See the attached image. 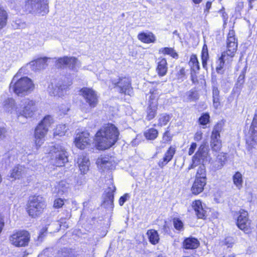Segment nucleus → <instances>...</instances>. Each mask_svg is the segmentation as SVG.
<instances>
[{"label":"nucleus","mask_w":257,"mask_h":257,"mask_svg":"<svg viewBox=\"0 0 257 257\" xmlns=\"http://www.w3.org/2000/svg\"><path fill=\"white\" fill-rule=\"evenodd\" d=\"M119 135L117 128L112 123L104 125L95 135V141L99 150H105L113 145Z\"/></svg>","instance_id":"f257e3e1"},{"label":"nucleus","mask_w":257,"mask_h":257,"mask_svg":"<svg viewBox=\"0 0 257 257\" xmlns=\"http://www.w3.org/2000/svg\"><path fill=\"white\" fill-rule=\"evenodd\" d=\"M35 86L32 80L27 77L18 78V74L13 77L10 85V89L18 96H24L33 91Z\"/></svg>","instance_id":"f03ea898"},{"label":"nucleus","mask_w":257,"mask_h":257,"mask_svg":"<svg viewBox=\"0 0 257 257\" xmlns=\"http://www.w3.org/2000/svg\"><path fill=\"white\" fill-rule=\"evenodd\" d=\"M46 207L45 200L40 196H33L29 200L27 210L29 215L35 218L39 216Z\"/></svg>","instance_id":"7ed1b4c3"},{"label":"nucleus","mask_w":257,"mask_h":257,"mask_svg":"<svg viewBox=\"0 0 257 257\" xmlns=\"http://www.w3.org/2000/svg\"><path fill=\"white\" fill-rule=\"evenodd\" d=\"M24 8L26 12L30 13L43 16L49 12L47 0H27Z\"/></svg>","instance_id":"20e7f679"},{"label":"nucleus","mask_w":257,"mask_h":257,"mask_svg":"<svg viewBox=\"0 0 257 257\" xmlns=\"http://www.w3.org/2000/svg\"><path fill=\"white\" fill-rule=\"evenodd\" d=\"M49 153L52 155V163L56 166H63L68 162L67 152L65 148L60 145L51 146Z\"/></svg>","instance_id":"39448f33"},{"label":"nucleus","mask_w":257,"mask_h":257,"mask_svg":"<svg viewBox=\"0 0 257 257\" xmlns=\"http://www.w3.org/2000/svg\"><path fill=\"white\" fill-rule=\"evenodd\" d=\"M17 113L19 115L25 117H31L36 111V102L28 98L23 99L19 106L15 108Z\"/></svg>","instance_id":"423d86ee"},{"label":"nucleus","mask_w":257,"mask_h":257,"mask_svg":"<svg viewBox=\"0 0 257 257\" xmlns=\"http://www.w3.org/2000/svg\"><path fill=\"white\" fill-rule=\"evenodd\" d=\"M30 235L25 230L16 232L12 234L9 238L10 243L16 247H23L28 245Z\"/></svg>","instance_id":"0eeeda50"},{"label":"nucleus","mask_w":257,"mask_h":257,"mask_svg":"<svg viewBox=\"0 0 257 257\" xmlns=\"http://www.w3.org/2000/svg\"><path fill=\"white\" fill-rule=\"evenodd\" d=\"M209 150L205 143L202 144L195 154L192 157V163L188 167V170L194 169L200 164L201 160L203 161H208L209 159L208 155Z\"/></svg>","instance_id":"6e6552de"},{"label":"nucleus","mask_w":257,"mask_h":257,"mask_svg":"<svg viewBox=\"0 0 257 257\" xmlns=\"http://www.w3.org/2000/svg\"><path fill=\"white\" fill-rule=\"evenodd\" d=\"M80 95L84 99L90 108L95 107L98 103V96L93 89L88 87H83L80 91Z\"/></svg>","instance_id":"1a4fd4ad"},{"label":"nucleus","mask_w":257,"mask_h":257,"mask_svg":"<svg viewBox=\"0 0 257 257\" xmlns=\"http://www.w3.org/2000/svg\"><path fill=\"white\" fill-rule=\"evenodd\" d=\"M238 215L236 225L237 227L245 233L251 232V220L248 219V212L241 209L237 213Z\"/></svg>","instance_id":"9d476101"},{"label":"nucleus","mask_w":257,"mask_h":257,"mask_svg":"<svg viewBox=\"0 0 257 257\" xmlns=\"http://www.w3.org/2000/svg\"><path fill=\"white\" fill-rule=\"evenodd\" d=\"M227 50L223 52L227 56L230 58L234 57L237 48V40L235 38V32L233 30H230L227 35L226 40Z\"/></svg>","instance_id":"9b49d317"},{"label":"nucleus","mask_w":257,"mask_h":257,"mask_svg":"<svg viewBox=\"0 0 257 257\" xmlns=\"http://www.w3.org/2000/svg\"><path fill=\"white\" fill-rule=\"evenodd\" d=\"M222 127L220 124H216L212 131L211 136V147L214 151H219L221 148V141L220 140V132Z\"/></svg>","instance_id":"f8f14e48"},{"label":"nucleus","mask_w":257,"mask_h":257,"mask_svg":"<svg viewBox=\"0 0 257 257\" xmlns=\"http://www.w3.org/2000/svg\"><path fill=\"white\" fill-rule=\"evenodd\" d=\"M71 84L72 82H69L67 85L64 84L61 82H59L56 84L51 83L48 87L49 92L51 95L58 96L59 97L62 96L64 94V92L67 90L69 86L71 85Z\"/></svg>","instance_id":"ddd939ff"},{"label":"nucleus","mask_w":257,"mask_h":257,"mask_svg":"<svg viewBox=\"0 0 257 257\" xmlns=\"http://www.w3.org/2000/svg\"><path fill=\"white\" fill-rule=\"evenodd\" d=\"M48 132V128L39 124L34 131V142L36 148L41 147L44 142L45 138Z\"/></svg>","instance_id":"4468645a"},{"label":"nucleus","mask_w":257,"mask_h":257,"mask_svg":"<svg viewBox=\"0 0 257 257\" xmlns=\"http://www.w3.org/2000/svg\"><path fill=\"white\" fill-rule=\"evenodd\" d=\"M113 84L118 89L120 93L131 95L132 88L131 87V81L126 77L120 78L118 81H114Z\"/></svg>","instance_id":"2eb2a0df"},{"label":"nucleus","mask_w":257,"mask_h":257,"mask_svg":"<svg viewBox=\"0 0 257 257\" xmlns=\"http://www.w3.org/2000/svg\"><path fill=\"white\" fill-rule=\"evenodd\" d=\"M78 62V59L74 57H63L58 58L56 61V66L58 68H61L67 66L72 70L75 69Z\"/></svg>","instance_id":"dca6fc26"},{"label":"nucleus","mask_w":257,"mask_h":257,"mask_svg":"<svg viewBox=\"0 0 257 257\" xmlns=\"http://www.w3.org/2000/svg\"><path fill=\"white\" fill-rule=\"evenodd\" d=\"M114 186L109 187L104 195L102 206L109 210H112L113 208V192L115 190Z\"/></svg>","instance_id":"f3484780"},{"label":"nucleus","mask_w":257,"mask_h":257,"mask_svg":"<svg viewBox=\"0 0 257 257\" xmlns=\"http://www.w3.org/2000/svg\"><path fill=\"white\" fill-rule=\"evenodd\" d=\"M90 143L89 134L87 132H83L78 134L75 139V146L82 150L89 145Z\"/></svg>","instance_id":"a211bd4d"},{"label":"nucleus","mask_w":257,"mask_h":257,"mask_svg":"<svg viewBox=\"0 0 257 257\" xmlns=\"http://www.w3.org/2000/svg\"><path fill=\"white\" fill-rule=\"evenodd\" d=\"M153 95L150 96V104L147 110L146 119L150 120L154 118L156 115L158 109V101L157 99L152 97Z\"/></svg>","instance_id":"6ab92c4d"},{"label":"nucleus","mask_w":257,"mask_h":257,"mask_svg":"<svg viewBox=\"0 0 257 257\" xmlns=\"http://www.w3.org/2000/svg\"><path fill=\"white\" fill-rule=\"evenodd\" d=\"M28 169L23 166H15L10 172V177L13 180L20 179L26 176Z\"/></svg>","instance_id":"aec40b11"},{"label":"nucleus","mask_w":257,"mask_h":257,"mask_svg":"<svg viewBox=\"0 0 257 257\" xmlns=\"http://www.w3.org/2000/svg\"><path fill=\"white\" fill-rule=\"evenodd\" d=\"M175 152V148L171 146L165 153L163 158L159 161L158 166L163 168L172 159Z\"/></svg>","instance_id":"412c9836"},{"label":"nucleus","mask_w":257,"mask_h":257,"mask_svg":"<svg viewBox=\"0 0 257 257\" xmlns=\"http://www.w3.org/2000/svg\"><path fill=\"white\" fill-rule=\"evenodd\" d=\"M77 163L81 173L86 174L89 170L90 162L89 159L83 155L79 156Z\"/></svg>","instance_id":"4be33fe9"},{"label":"nucleus","mask_w":257,"mask_h":257,"mask_svg":"<svg viewBox=\"0 0 257 257\" xmlns=\"http://www.w3.org/2000/svg\"><path fill=\"white\" fill-rule=\"evenodd\" d=\"M206 184V180L203 179H195L191 188V191L193 194L197 195L202 192L204 187Z\"/></svg>","instance_id":"5701e85b"},{"label":"nucleus","mask_w":257,"mask_h":257,"mask_svg":"<svg viewBox=\"0 0 257 257\" xmlns=\"http://www.w3.org/2000/svg\"><path fill=\"white\" fill-rule=\"evenodd\" d=\"M192 206L195 211L196 215L199 218H205L206 216V211L203 207L201 201L195 200L193 201Z\"/></svg>","instance_id":"b1692460"},{"label":"nucleus","mask_w":257,"mask_h":257,"mask_svg":"<svg viewBox=\"0 0 257 257\" xmlns=\"http://www.w3.org/2000/svg\"><path fill=\"white\" fill-rule=\"evenodd\" d=\"M49 58L43 57L40 58L30 63V65L32 66L33 70H40L45 68L47 66V61Z\"/></svg>","instance_id":"393cba45"},{"label":"nucleus","mask_w":257,"mask_h":257,"mask_svg":"<svg viewBox=\"0 0 257 257\" xmlns=\"http://www.w3.org/2000/svg\"><path fill=\"white\" fill-rule=\"evenodd\" d=\"M227 160L226 154L220 153L217 156L216 160L212 163L213 167L215 170L221 169Z\"/></svg>","instance_id":"a878e982"},{"label":"nucleus","mask_w":257,"mask_h":257,"mask_svg":"<svg viewBox=\"0 0 257 257\" xmlns=\"http://www.w3.org/2000/svg\"><path fill=\"white\" fill-rule=\"evenodd\" d=\"M254 123V119H253V123ZM256 126L254 125V124H252L250 127V131H251L252 136L248 138L246 140V143L247 144L248 147L249 149H251L252 148H254L255 146L256 145V140L257 137V130H255Z\"/></svg>","instance_id":"bb28decb"},{"label":"nucleus","mask_w":257,"mask_h":257,"mask_svg":"<svg viewBox=\"0 0 257 257\" xmlns=\"http://www.w3.org/2000/svg\"><path fill=\"white\" fill-rule=\"evenodd\" d=\"M168 70L167 61L165 58L159 59L157 67V72L160 76L166 75Z\"/></svg>","instance_id":"cd10ccee"},{"label":"nucleus","mask_w":257,"mask_h":257,"mask_svg":"<svg viewBox=\"0 0 257 257\" xmlns=\"http://www.w3.org/2000/svg\"><path fill=\"white\" fill-rule=\"evenodd\" d=\"M199 244L198 240L193 237H189L183 241V246L186 249H194L197 248Z\"/></svg>","instance_id":"c85d7f7f"},{"label":"nucleus","mask_w":257,"mask_h":257,"mask_svg":"<svg viewBox=\"0 0 257 257\" xmlns=\"http://www.w3.org/2000/svg\"><path fill=\"white\" fill-rule=\"evenodd\" d=\"M8 18L9 15L7 11L4 8L0 7V30L7 26Z\"/></svg>","instance_id":"c756f323"},{"label":"nucleus","mask_w":257,"mask_h":257,"mask_svg":"<svg viewBox=\"0 0 257 257\" xmlns=\"http://www.w3.org/2000/svg\"><path fill=\"white\" fill-rule=\"evenodd\" d=\"M139 40L146 43H153L155 41V37L152 33L147 34L145 33H140L138 36Z\"/></svg>","instance_id":"7c9ffc66"},{"label":"nucleus","mask_w":257,"mask_h":257,"mask_svg":"<svg viewBox=\"0 0 257 257\" xmlns=\"http://www.w3.org/2000/svg\"><path fill=\"white\" fill-rule=\"evenodd\" d=\"M56 189L59 195H62L68 192L69 185L65 181H61L56 186Z\"/></svg>","instance_id":"2f4dec72"},{"label":"nucleus","mask_w":257,"mask_h":257,"mask_svg":"<svg viewBox=\"0 0 257 257\" xmlns=\"http://www.w3.org/2000/svg\"><path fill=\"white\" fill-rule=\"evenodd\" d=\"M147 234L150 242L153 244H156L159 242L160 238L158 232L154 229L148 230Z\"/></svg>","instance_id":"473e14b6"},{"label":"nucleus","mask_w":257,"mask_h":257,"mask_svg":"<svg viewBox=\"0 0 257 257\" xmlns=\"http://www.w3.org/2000/svg\"><path fill=\"white\" fill-rule=\"evenodd\" d=\"M189 65L191 67V70L195 73L200 69L199 62L196 55L192 54L191 55Z\"/></svg>","instance_id":"72a5a7b5"},{"label":"nucleus","mask_w":257,"mask_h":257,"mask_svg":"<svg viewBox=\"0 0 257 257\" xmlns=\"http://www.w3.org/2000/svg\"><path fill=\"white\" fill-rule=\"evenodd\" d=\"M229 56H227L226 53H222L221 56L218 59L217 61V66L216 68V70L218 73H222L223 71L222 70L223 68L225 61L228 59Z\"/></svg>","instance_id":"f704fd0d"},{"label":"nucleus","mask_w":257,"mask_h":257,"mask_svg":"<svg viewBox=\"0 0 257 257\" xmlns=\"http://www.w3.org/2000/svg\"><path fill=\"white\" fill-rule=\"evenodd\" d=\"M171 116L167 113H162L158 117V125L162 126L166 125L171 119Z\"/></svg>","instance_id":"c9c22d12"},{"label":"nucleus","mask_w":257,"mask_h":257,"mask_svg":"<svg viewBox=\"0 0 257 257\" xmlns=\"http://www.w3.org/2000/svg\"><path fill=\"white\" fill-rule=\"evenodd\" d=\"M209 58L208 49L206 45H204L202 50L201 59L203 67L207 69V63Z\"/></svg>","instance_id":"e433bc0d"},{"label":"nucleus","mask_w":257,"mask_h":257,"mask_svg":"<svg viewBox=\"0 0 257 257\" xmlns=\"http://www.w3.org/2000/svg\"><path fill=\"white\" fill-rule=\"evenodd\" d=\"M198 99V95L196 91L190 90L186 92L184 96V99L187 102L196 101Z\"/></svg>","instance_id":"4c0bfd02"},{"label":"nucleus","mask_w":257,"mask_h":257,"mask_svg":"<svg viewBox=\"0 0 257 257\" xmlns=\"http://www.w3.org/2000/svg\"><path fill=\"white\" fill-rule=\"evenodd\" d=\"M233 181L236 187L240 189L242 186V175L239 172H237L233 176Z\"/></svg>","instance_id":"58836bf2"},{"label":"nucleus","mask_w":257,"mask_h":257,"mask_svg":"<svg viewBox=\"0 0 257 257\" xmlns=\"http://www.w3.org/2000/svg\"><path fill=\"white\" fill-rule=\"evenodd\" d=\"M195 179L201 180H203V179L204 180H206V168L204 165L202 164L198 167L196 172Z\"/></svg>","instance_id":"ea45409f"},{"label":"nucleus","mask_w":257,"mask_h":257,"mask_svg":"<svg viewBox=\"0 0 257 257\" xmlns=\"http://www.w3.org/2000/svg\"><path fill=\"white\" fill-rule=\"evenodd\" d=\"M4 109L8 111L12 110L15 107V100L12 98H8L3 102Z\"/></svg>","instance_id":"a19ab883"},{"label":"nucleus","mask_w":257,"mask_h":257,"mask_svg":"<svg viewBox=\"0 0 257 257\" xmlns=\"http://www.w3.org/2000/svg\"><path fill=\"white\" fill-rule=\"evenodd\" d=\"M68 128L65 124H59L58 125L54 132V136H63L67 132Z\"/></svg>","instance_id":"79ce46f5"},{"label":"nucleus","mask_w":257,"mask_h":257,"mask_svg":"<svg viewBox=\"0 0 257 257\" xmlns=\"http://www.w3.org/2000/svg\"><path fill=\"white\" fill-rule=\"evenodd\" d=\"M158 135V131L154 128L149 129L145 133V136L148 140H154L155 139Z\"/></svg>","instance_id":"37998d69"},{"label":"nucleus","mask_w":257,"mask_h":257,"mask_svg":"<svg viewBox=\"0 0 257 257\" xmlns=\"http://www.w3.org/2000/svg\"><path fill=\"white\" fill-rule=\"evenodd\" d=\"M159 53L163 54H167L171 56L173 58L178 57V54L175 52L172 48H162L159 50Z\"/></svg>","instance_id":"c03bdc74"},{"label":"nucleus","mask_w":257,"mask_h":257,"mask_svg":"<svg viewBox=\"0 0 257 257\" xmlns=\"http://www.w3.org/2000/svg\"><path fill=\"white\" fill-rule=\"evenodd\" d=\"M96 163L98 165H100L101 168L110 169V162L107 158H98Z\"/></svg>","instance_id":"a18cd8bd"},{"label":"nucleus","mask_w":257,"mask_h":257,"mask_svg":"<svg viewBox=\"0 0 257 257\" xmlns=\"http://www.w3.org/2000/svg\"><path fill=\"white\" fill-rule=\"evenodd\" d=\"M53 119L51 115L45 116L44 118L39 123V125L44 126L48 128L53 123Z\"/></svg>","instance_id":"49530a36"},{"label":"nucleus","mask_w":257,"mask_h":257,"mask_svg":"<svg viewBox=\"0 0 257 257\" xmlns=\"http://www.w3.org/2000/svg\"><path fill=\"white\" fill-rule=\"evenodd\" d=\"M173 225L176 229L182 231L184 229V225L182 221L177 218H175L173 220Z\"/></svg>","instance_id":"de8ad7c7"},{"label":"nucleus","mask_w":257,"mask_h":257,"mask_svg":"<svg viewBox=\"0 0 257 257\" xmlns=\"http://www.w3.org/2000/svg\"><path fill=\"white\" fill-rule=\"evenodd\" d=\"M209 118L210 116L208 113H204L199 117V122L201 125H205L209 122Z\"/></svg>","instance_id":"09e8293b"},{"label":"nucleus","mask_w":257,"mask_h":257,"mask_svg":"<svg viewBox=\"0 0 257 257\" xmlns=\"http://www.w3.org/2000/svg\"><path fill=\"white\" fill-rule=\"evenodd\" d=\"M185 69L184 68H182L178 72V73L176 74V77H177V80L179 82H182L184 79V77H185Z\"/></svg>","instance_id":"8fccbe9b"},{"label":"nucleus","mask_w":257,"mask_h":257,"mask_svg":"<svg viewBox=\"0 0 257 257\" xmlns=\"http://www.w3.org/2000/svg\"><path fill=\"white\" fill-rule=\"evenodd\" d=\"M64 200L61 198H57L54 201L53 206L55 208L62 207L64 205Z\"/></svg>","instance_id":"3c124183"},{"label":"nucleus","mask_w":257,"mask_h":257,"mask_svg":"<svg viewBox=\"0 0 257 257\" xmlns=\"http://www.w3.org/2000/svg\"><path fill=\"white\" fill-rule=\"evenodd\" d=\"M234 240L232 237H227L224 240V244L227 247H231L234 244Z\"/></svg>","instance_id":"603ef678"},{"label":"nucleus","mask_w":257,"mask_h":257,"mask_svg":"<svg viewBox=\"0 0 257 257\" xmlns=\"http://www.w3.org/2000/svg\"><path fill=\"white\" fill-rule=\"evenodd\" d=\"M171 140V137L170 136L169 132H168V131L166 132L164 134L163 137V143H165L168 142L170 141Z\"/></svg>","instance_id":"864d4df0"},{"label":"nucleus","mask_w":257,"mask_h":257,"mask_svg":"<svg viewBox=\"0 0 257 257\" xmlns=\"http://www.w3.org/2000/svg\"><path fill=\"white\" fill-rule=\"evenodd\" d=\"M128 197L129 195L127 194H125L123 196H121L119 200V205L120 206H122Z\"/></svg>","instance_id":"5fc2aeb1"},{"label":"nucleus","mask_w":257,"mask_h":257,"mask_svg":"<svg viewBox=\"0 0 257 257\" xmlns=\"http://www.w3.org/2000/svg\"><path fill=\"white\" fill-rule=\"evenodd\" d=\"M196 148H197L196 143H192L191 145V146H190L189 149V151H188L189 155L190 156V155H192L194 153Z\"/></svg>","instance_id":"6e6d98bb"},{"label":"nucleus","mask_w":257,"mask_h":257,"mask_svg":"<svg viewBox=\"0 0 257 257\" xmlns=\"http://www.w3.org/2000/svg\"><path fill=\"white\" fill-rule=\"evenodd\" d=\"M213 106L217 109L220 105L219 98V97L213 98Z\"/></svg>","instance_id":"4d7b16f0"},{"label":"nucleus","mask_w":257,"mask_h":257,"mask_svg":"<svg viewBox=\"0 0 257 257\" xmlns=\"http://www.w3.org/2000/svg\"><path fill=\"white\" fill-rule=\"evenodd\" d=\"M213 98L219 97V91L217 87H214L213 88Z\"/></svg>","instance_id":"13d9d810"},{"label":"nucleus","mask_w":257,"mask_h":257,"mask_svg":"<svg viewBox=\"0 0 257 257\" xmlns=\"http://www.w3.org/2000/svg\"><path fill=\"white\" fill-rule=\"evenodd\" d=\"M202 137V133L201 132H197L194 136V140L199 141L201 140Z\"/></svg>","instance_id":"bf43d9fd"},{"label":"nucleus","mask_w":257,"mask_h":257,"mask_svg":"<svg viewBox=\"0 0 257 257\" xmlns=\"http://www.w3.org/2000/svg\"><path fill=\"white\" fill-rule=\"evenodd\" d=\"M7 131L5 128H0V138L3 139L5 137Z\"/></svg>","instance_id":"052dcab7"},{"label":"nucleus","mask_w":257,"mask_h":257,"mask_svg":"<svg viewBox=\"0 0 257 257\" xmlns=\"http://www.w3.org/2000/svg\"><path fill=\"white\" fill-rule=\"evenodd\" d=\"M4 226V219L2 216H0V233L1 232Z\"/></svg>","instance_id":"680f3d73"},{"label":"nucleus","mask_w":257,"mask_h":257,"mask_svg":"<svg viewBox=\"0 0 257 257\" xmlns=\"http://www.w3.org/2000/svg\"><path fill=\"white\" fill-rule=\"evenodd\" d=\"M220 13H222V16L224 21H226L227 19V15L224 12V10H221L220 11Z\"/></svg>","instance_id":"e2e57ef3"},{"label":"nucleus","mask_w":257,"mask_h":257,"mask_svg":"<svg viewBox=\"0 0 257 257\" xmlns=\"http://www.w3.org/2000/svg\"><path fill=\"white\" fill-rule=\"evenodd\" d=\"M69 110V108L68 107H65V109H60V111H61L62 113L65 114L67 111H68Z\"/></svg>","instance_id":"0e129e2a"},{"label":"nucleus","mask_w":257,"mask_h":257,"mask_svg":"<svg viewBox=\"0 0 257 257\" xmlns=\"http://www.w3.org/2000/svg\"><path fill=\"white\" fill-rule=\"evenodd\" d=\"M211 6V3L210 2H208L206 4V8L207 10H209Z\"/></svg>","instance_id":"69168bd1"},{"label":"nucleus","mask_w":257,"mask_h":257,"mask_svg":"<svg viewBox=\"0 0 257 257\" xmlns=\"http://www.w3.org/2000/svg\"><path fill=\"white\" fill-rule=\"evenodd\" d=\"M254 1V0H247V1L248 2V4H249V7L250 9H252V6L251 5V3Z\"/></svg>","instance_id":"338daca9"},{"label":"nucleus","mask_w":257,"mask_h":257,"mask_svg":"<svg viewBox=\"0 0 257 257\" xmlns=\"http://www.w3.org/2000/svg\"><path fill=\"white\" fill-rule=\"evenodd\" d=\"M195 4H198L202 2V0H192Z\"/></svg>","instance_id":"774afa93"}]
</instances>
